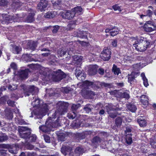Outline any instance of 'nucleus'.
Returning <instances> with one entry per match:
<instances>
[{"label": "nucleus", "instance_id": "obj_27", "mask_svg": "<svg viewBox=\"0 0 156 156\" xmlns=\"http://www.w3.org/2000/svg\"><path fill=\"white\" fill-rule=\"evenodd\" d=\"M140 101L143 105L146 106L148 103V97L145 95H143L140 97Z\"/></svg>", "mask_w": 156, "mask_h": 156}, {"label": "nucleus", "instance_id": "obj_35", "mask_svg": "<svg viewBox=\"0 0 156 156\" xmlns=\"http://www.w3.org/2000/svg\"><path fill=\"white\" fill-rule=\"evenodd\" d=\"M15 121L16 122L20 125H27V123L22 118V116L21 115L20 117H17L15 118Z\"/></svg>", "mask_w": 156, "mask_h": 156}, {"label": "nucleus", "instance_id": "obj_26", "mask_svg": "<svg viewBox=\"0 0 156 156\" xmlns=\"http://www.w3.org/2000/svg\"><path fill=\"white\" fill-rule=\"evenodd\" d=\"M32 54H24L22 56V58L26 62L35 61V60L31 57L32 56Z\"/></svg>", "mask_w": 156, "mask_h": 156}, {"label": "nucleus", "instance_id": "obj_9", "mask_svg": "<svg viewBox=\"0 0 156 156\" xmlns=\"http://www.w3.org/2000/svg\"><path fill=\"white\" fill-rule=\"evenodd\" d=\"M18 131L19 133V135L23 138L25 140L28 139L27 138L31 133L30 129L27 127L19 126L18 128Z\"/></svg>", "mask_w": 156, "mask_h": 156}, {"label": "nucleus", "instance_id": "obj_2", "mask_svg": "<svg viewBox=\"0 0 156 156\" xmlns=\"http://www.w3.org/2000/svg\"><path fill=\"white\" fill-rule=\"evenodd\" d=\"M69 104L68 103L63 101H59L57 104V109L55 112L52 114V116H49L46 121L45 125H42L39 127L40 130L43 132L48 133L51 131H54L53 128H55L61 126L60 119L58 118L55 121L54 119L57 115H62L66 112Z\"/></svg>", "mask_w": 156, "mask_h": 156}, {"label": "nucleus", "instance_id": "obj_44", "mask_svg": "<svg viewBox=\"0 0 156 156\" xmlns=\"http://www.w3.org/2000/svg\"><path fill=\"white\" fill-rule=\"evenodd\" d=\"M18 149L16 145H14L12 147L10 148L8 150V152H9L11 153L15 154L17 153V149Z\"/></svg>", "mask_w": 156, "mask_h": 156}, {"label": "nucleus", "instance_id": "obj_64", "mask_svg": "<svg viewBox=\"0 0 156 156\" xmlns=\"http://www.w3.org/2000/svg\"><path fill=\"white\" fill-rule=\"evenodd\" d=\"M15 102L13 101H12L10 100H8L7 101L8 104L10 106L13 107L15 106Z\"/></svg>", "mask_w": 156, "mask_h": 156}, {"label": "nucleus", "instance_id": "obj_21", "mask_svg": "<svg viewBox=\"0 0 156 156\" xmlns=\"http://www.w3.org/2000/svg\"><path fill=\"white\" fill-rule=\"evenodd\" d=\"M11 51L15 54H19L21 50V48L20 46H17L13 44L10 45Z\"/></svg>", "mask_w": 156, "mask_h": 156}, {"label": "nucleus", "instance_id": "obj_17", "mask_svg": "<svg viewBox=\"0 0 156 156\" xmlns=\"http://www.w3.org/2000/svg\"><path fill=\"white\" fill-rule=\"evenodd\" d=\"M48 4L47 1L46 0H41L37 5V9L42 12L45 10Z\"/></svg>", "mask_w": 156, "mask_h": 156}, {"label": "nucleus", "instance_id": "obj_13", "mask_svg": "<svg viewBox=\"0 0 156 156\" xmlns=\"http://www.w3.org/2000/svg\"><path fill=\"white\" fill-rule=\"evenodd\" d=\"M152 137L150 139V144L151 147L156 150V130H150Z\"/></svg>", "mask_w": 156, "mask_h": 156}, {"label": "nucleus", "instance_id": "obj_31", "mask_svg": "<svg viewBox=\"0 0 156 156\" xmlns=\"http://www.w3.org/2000/svg\"><path fill=\"white\" fill-rule=\"evenodd\" d=\"M50 42H46L44 44H42L40 47V50L42 51H49L48 48L50 47Z\"/></svg>", "mask_w": 156, "mask_h": 156}, {"label": "nucleus", "instance_id": "obj_55", "mask_svg": "<svg viewBox=\"0 0 156 156\" xmlns=\"http://www.w3.org/2000/svg\"><path fill=\"white\" fill-rule=\"evenodd\" d=\"M59 140L61 141H64L65 139V134L64 133L60 134L58 136Z\"/></svg>", "mask_w": 156, "mask_h": 156}, {"label": "nucleus", "instance_id": "obj_33", "mask_svg": "<svg viewBox=\"0 0 156 156\" xmlns=\"http://www.w3.org/2000/svg\"><path fill=\"white\" fill-rule=\"evenodd\" d=\"M125 141L126 145H129L132 143L133 140L131 134L128 133L126 135Z\"/></svg>", "mask_w": 156, "mask_h": 156}, {"label": "nucleus", "instance_id": "obj_42", "mask_svg": "<svg viewBox=\"0 0 156 156\" xmlns=\"http://www.w3.org/2000/svg\"><path fill=\"white\" fill-rule=\"evenodd\" d=\"M5 116L9 119H11L13 117V113L10 110H5Z\"/></svg>", "mask_w": 156, "mask_h": 156}, {"label": "nucleus", "instance_id": "obj_22", "mask_svg": "<svg viewBox=\"0 0 156 156\" xmlns=\"http://www.w3.org/2000/svg\"><path fill=\"white\" fill-rule=\"evenodd\" d=\"M72 10L75 16L81 15L83 13V9L81 6L76 7Z\"/></svg>", "mask_w": 156, "mask_h": 156}, {"label": "nucleus", "instance_id": "obj_11", "mask_svg": "<svg viewBox=\"0 0 156 156\" xmlns=\"http://www.w3.org/2000/svg\"><path fill=\"white\" fill-rule=\"evenodd\" d=\"M92 133L91 131H89L76 133L75 135L76 141L77 142H79L80 140L83 139L88 136H90Z\"/></svg>", "mask_w": 156, "mask_h": 156}, {"label": "nucleus", "instance_id": "obj_58", "mask_svg": "<svg viewBox=\"0 0 156 156\" xmlns=\"http://www.w3.org/2000/svg\"><path fill=\"white\" fill-rule=\"evenodd\" d=\"M14 112L16 114V117H21V114L19 112V110L17 108H15L14 110Z\"/></svg>", "mask_w": 156, "mask_h": 156}, {"label": "nucleus", "instance_id": "obj_8", "mask_svg": "<svg viewBox=\"0 0 156 156\" xmlns=\"http://www.w3.org/2000/svg\"><path fill=\"white\" fill-rule=\"evenodd\" d=\"M107 109L109 116L113 118L116 116V111H121L122 109V108H119V105L118 104L116 105L109 104Z\"/></svg>", "mask_w": 156, "mask_h": 156}, {"label": "nucleus", "instance_id": "obj_46", "mask_svg": "<svg viewBox=\"0 0 156 156\" xmlns=\"http://www.w3.org/2000/svg\"><path fill=\"white\" fill-rule=\"evenodd\" d=\"M76 116L75 112L74 111H71L67 114L68 117L70 119H74Z\"/></svg>", "mask_w": 156, "mask_h": 156}, {"label": "nucleus", "instance_id": "obj_6", "mask_svg": "<svg viewBox=\"0 0 156 156\" xmlns=\"http://www.w3.org/2000/svg\"><path fill=\"white\" fill-rule=\"evenodd\" d=\"M72 149L69 146H66L63 145L61 148V151L64 155H69V156H80L84 151L83 148L82 147H77L75 151V154L72 152Z\"/></svg>", "mask_w": 156, "mask_h": 156}, {"label": "nucleus", "instance_id": "obj_1", "mask_svg": "<svg viewBox=\"0 0 156 156\" xmlns=\"http://www.w3.org/2000/svg\"><path fill=\"white\" fill-rule=\"evenodd\" d=\"M21 90L23 91L25 96H30L29 101H31V105L34 109L30 108V110H33L31 112L30 117H34V119H41L45 115L46 113L49 110L48 105L46 103H43L42 100L38 98L36 94L38 90V88L33 85L26 86L25 85L21 86Z\"/></svg>", "mask_w": 156, "mask_h": 156}, {"label": "nucleus", "instance_id": "obj_5", "mask_svg": "<svg viewBox=\"0 0 156 156\" xmlns=\"http://www.w3.org/2000/svg\"><path fill=\"white\" fill-rule=\"evenodd\" d=\"M95 85L94 83L88 80H86L83 83L82 95L85 98H91L95 94L91 90H87V89H90L93 88Z\"/></svg>", "mask_w": 156, "mask_h": 156}, {"label": "nucleus", "instance_id": "obj_38", "mask_svg": "<svg viewBox=\"0 0 156 156\" xmlns=\"http://www.w3.org/2000/svg\"><path fill=\"white\" fill-rule=\"evenodd\" d=\"M27 138L28 139L25 140L26 142H34L37 139V136L35 134L30 135Z\"/></svg>", "mask_w": 156, "mask_h": 156}, {"label": "nucleus", "instance_id": "obj_12", "mask_svg": "<svg viewBox=\"0 0 156 156\" xmlns=\"http://www.w3.org/2000/svg\"><path fill=\"white\" fill-rule=\"evenodd\" d=\"M111 52L108 49L103 50L100 55L101 58L104 61H108L111 58Z\"/></svg>", "mask_w": 156, "mask_h": 156}, {"label": "nucleus", "instance_id": "obj_34", "mask_svg": "<svg viewBox=\"0 0 156 156\" xmlns=\"http://www.w3.org/2000/svg\"><path fill=\"white\" fill-rule=\"evenodd\" d=\"M127 108L133 112H135L137 109L136 106L132 103H129L126 105Z\"/></svg>", "mask_w": 156, "mask_h": 156}, {"label": "nucleus", "instance_id": "obj_43", "mask_svg": "<svg viewBox=\"0 0 156 156\" xmlns=\"http://www.w3.org/2000/svg\"><path fill=\"white\" fill-rule=\"evenodd\" d=\"M49 28H50L52 30L53 33H56L59 29V27L58 26H49L45 28V29H46L45 30H47Z\"/></svg>", "mask_w": 156, "mask_h": 156}, {"label": "nucleus", "instance_id": "obj_52", "mask_svg": "<svg viewBox=\"0 0 156 156\" xmlns=\"http://www.w3.org/2000/svg\"><path fill=\"white\" fill-rule=\"evenodd\" d=\"M21 5L22 3L18 1H16L12 4V5L14 6V8L15 9H17Z\"/></svg>", "mask_w": 156, "mask_h": 156}, {"label": "nucleus", "instance_id": "obj_40", "mask_svg": "<svg viewBox=\"0 0 156 156\" xmlns=\"http://www.w3.org/2000/svg\"><path fill=\"white\" fill-rule=\"evenodd\" d=\"M34 14L32 13H30L27 17V21L28 23H31L34 20Z\"/></svg>", "mask_w": 156, "mask_h": 156}, {"label": "nucleus", "instance_id": "obj_32", "mask_svg": "<svg viewBox=\"0 0 156 156\" xmlns=\"http://www.w3.org/2000/svg\"><path fill=\"white\" fill-rule=\"evenodd\" d=\"M65 19H70L73 18L75 16L74 13L73 12L72 10L71 11H68L65 14V16L63 15Z\"/></svg>", "mask_w": 156, "mask_h": 156}, {"label": "nucleus", "instance_id": "obj_63", "mask_svg": "<svg viewBox=\"0 0 156 156\" xmlns=\"http://www.w3.org/2000/svg\"><path fill=\"white\" fill-rule=\"evenodd\" d=\"M90 106V105H86L85 106L84 108V110L87 112L88 113L91 111V108L89 107Z\"/></svg>", "mask_w": 156, "mask_h": 156}, {"label": "nucleus", "instance_id": "obj_53", "mask_svg": "<svg viewBox=\"0 0 156 156\" xmlns=\"http://www.w3.org/2000/svg\"><path fill=\"white\" fill-rule=\"evenodd\" d=\"M80 106V104H73L72 106V109L73 110L72 111H74L75 112L78 108Z\"/></svg>", "mask_w": 156, "mask_h": 156}, {"label": "nucleus", "instance_id": "obj_23", "mask_svg": "<svg viewBox=\"0 0 156 156\" xmlns=\"http://www.w3.org/2000/svg\"><path fill=\"white\" fill-rule=\"evenodd\" d=\"M137 122L141 127H144L146 126L147 123V120L144 117H140L137 119Z\"/></svg>", "mask_w": 156, "mask_h": 156}, {"label": "nucleus", "instance_id": "obj_20", "mask_svg": "<svg viewBox=\"0 0 156 156\" xmlns=\"http://www.w3.org/2000/svg\"><path fill=\"white\" fill-rule=\"evenodd\" d=\"M98 66L96 65H90L88 69V73L90 75H94L97 73Z\"/></svg>", "mask_w": 156, "mask_h": 156}, {"label": "nucleus", "instance_id": "obj_18", "mask_svg": "<svg viewBox=\"0 0 156 156\" xmlns=\"http://www.w3.org/2000/svg\"><path fill=\"white\" fill-rule=\"evenodd\" d=\"M114 150L113 153L116 156H131L125 153V150L123 149L119 148Z\"/></svg>", "mask_w": 156, "mask_h": 156}, {"label": "nucleus", "instance_id": "obj_36", "mask_svg": "<svg viewBox=\"0 0 156 156\" xmlns=\"http://www.w3.org/2000/svg\"><path fill=\"white\" fill-rule=\"evenodd\" d=\"M153 14V12L150 10H147L144 12V14L140 15V16L141 18L143 19L144 17L146 16L151 17Z\"/></svg>", "mask_w": 156, "mask_h": 156}, {"label": "nucleus", "instance_id": "obj_62", "mask_svg": "<svg viewBox=\"0 0 156 156\" xmlns=\"http://www.w3.org/2000/svg\"><path fill=\"white\" fill-rule=\"evenodd\" d=\"M128 82L130 83V84H132L133 82L135 80V77L133 76H129L128 78Z\"/></svg>", "mask_w": 156, "mask_h": 156}, {"label": "nucleus", "instance_id": "obj_61", "mask_svg": "<svg viewBox=\"0 0 156 156\" xmlns=\"http://www.w3.org/2000/svg\"><path fill=\"white\" fill-rule=\"evenodd\" d=\"M51 2L54 5H56L60 4L61 0H52Z\"/></svg>", "mask_w": 156, "mask_h": 156}, {"label": "nucleus", "instance_id": "obj_50", "mask_svg": "<svg viewBox=\"0 0 156 156\" xmlns=\"http://www.w3.org/2000/svg\"><path fill=\"white\" fill-rule=\"evenodd\" d=\"M113 9L115 11H118L119 12L121 11L122 8V6H119L118 5H115L112 6Z\"/></svg>", "mask_w": 156, "mask_h": 156}, {"label": "nucleus", "instance_id": "obj_29", "mask_svg": "<svg viewBox=\"0 0 156 156\" xmlns=\"http://www.w3.org/2000/svg\"><path fill=\"white\" fill-rule=\"evenodd\" d=\"M27 45L28 48L34 51L35 49L36 44V42L34 41H30L28 42Z\"/></svg>", "mask_w": 156, "mask_h": 156}, {"label": "nucleus", "instance_id": "obj_48", "mask_svg": "<svg viewBox=\"0 0 156 156\" xmlns=\"http://www.w3.org/2000/svg\"><path fill=\"white\" fill-rule=\"evenodd\" d=\"M57 53L58 56L62 57L66 54V52L63 48H61L58 49Z\"/></svg>", "mask_w": 156, "mask_h": 156}, {"label": "nucleus", "instance_id": "obj_30", "mask_svg": "<svg viewBox=\"0 0 156 156\" xmlns=\"http://www.w3.org/2000/svg\"><path fill=\"white\" fill-rule=\"evenodd\" d=\"M57 14L55 11H49L46 13L44 16L45 18L51 19L54 17Z\"/></svg>", "mask_w": 156, "mask_h": 156}, {"label": "nucleus", "instance_id": "obj_51", "mask_svg": "<svg viewBox=\"0 0 156 156\" xmlns=\"http://www.w3.org/2000/svg\"><path fill=\"white\" fill-rule=\"evenodd\" d=\"M10 66L11 68L13 70L14 72V74H16V73L15 71L17 69V66L16 64L14 62H12L10 64Z\"/></svg>", "mask_w": 156, "mask_h": 156}, {"label": "nucleus", "instance_id": "obj_24", "mask_svg": "<svg viewBox=\"0 0 156 156\" xmlns=\"http://www.w3.org/2000/svg\"><path fill=\"white\" fill-rule=\"evenodd\" d=\"M103 140L98 136L94 137L92 140V143L95 144L96 146L99 144H103Z\"/></svg>", "mask_w": 156, "mask_h": 156}, {"label": "nucleus", "instance_id": "obj_10", "mask_svg": "<svg viewBox=\"0 0 156 156\" xmlns=\"http://www.w3.org/2000/svg\"><path fill=\"white\" fill-rule=\"evenodd\" d=\"M30 72L28 69L22 67L18 72L17 75L22 79H27L28 78V73Z\"/></svg>", "mask_w": 156, "mask_h": 156}, {"label": "nucleus", "instance_id": "obj_14", "mask_svg": "<svg viewBox=\"0 0 156 156\" xmlns=\"http://www.w3.org/2000/svg\"><path fill=\"white\" fill-rule=\"evenodd\" d=\"M74 36L83 39H87V36L90 35V33L86 31L77 30L73 33Z\"/></svg>", "mask_w": 156, "mask_h": 156}, {"label": "nucleus", "instance_id": "obj_4", "mask_svg": "<svg viewBox=\"0 0 156 156\" xmlns=\"http://www.w3.org/2000/svg\"><path fill=\"white\" fill-rule=\"evenodd\" d=\"M130 41L132 42L134 48L140 52L145 51L150 44V42L146 37L141 36L136 38L131 37Z\"/></svg>", "mask_w": 156, "mask_h": 156}, {"label": "nucleus", "instance_id": "obj_49", "mask_svg": "<svg viewBox=\"0 0 156 156\" xmlns=\"http://www.w3.org/2000/svg\"><path fill=\"white\" fill-rule=\"evenodd\" d=\"M141 62L139 63H137L133 65V69L135 71H137L140 69L142 67L141 66Z\"/></svg>", "mask_w": 156, "mask_h": 156}, {"label": "nucleus", "instance_id": "obj_47", "mask_svg": "<svg viewBox=\"0 0 156 156\" xmlns=\"http://www.w3.org/2000/svg\"><path fill=\"white\" fill-rule=\"evenodd\" d=\"M122 120V119L120 117H118L116 118L115 120V123L117 127L120 126L121 125Z\"/></svg>", "mask_w": 156, "mask_h": 156}, {"label": "nucleus", "instance_id": "obj_3", "mask_svg": "<svg viewBox=\"0 0 156 156\" xmlns=\"http://www.w3.org/2000/svg\"><path fill=\"white\" fill-rule=\"evenodd\" d=\"M40 72L43 77L42 80L46 81L57 82L66 76L65 73L60 69L54 71L46 68Z\"/></svg>", "mask_w": 156, "mask_h": 156}, {"label": "nucleus", "instance_id": "obj_39", "mask_svg": "<svg viewBox=\"0 0 156 156\" xmlns=\"http://www.w3.org/2000/svg\"><path fill=\"white\" fill-rule=\"evenodd\" d=\"M140 76L143 80L144 85L146 87H147L149 86V84L148 82L147 79L146 77L145 74L144 73H141Z\"/></svg>", "mask_w": 156, "mask_h": 156}, {"label": "nucleus", "instance_id": "obj_54", "mask_svg": "<svg viewBox=\"0 0 156 156\" xmlns=\"http://www.w3.org/2000/svg\"><path fill=\"white\" fill-rule=\"evenodd\" d=\"M0 153L1 156H9L8 150L5 151L2 149L0 151Z\"/></svg>", "mask_w": 156, "mask_h": 156}, {"label": "nucleus", "instance_id": "obj_57", "mask_svg": "<svg viewBox=\"0 0 156 156\" xmlns=\"http://www.w3.org/2000/svg\"><path fill=\"white\" fill-rule=\"evenodd\" d=\"M8 139L7 136L5 135L0 136V142H2Z\"/></svg>", "mask_w": 156, "mask_h": 156}, {"label": "nucleus", "instance_id": "obj_59", "mask_svg": "<svg viewBox=\"0 0 156 156\" xmlns=\"http://www.w3.org/2000/svg\"><path fill=\"white\" fill-rule=\"evenodd\" d=\"M44 140L46 142L49 143L50 142L51 140L49 136L47 135H45L43 136Z\"/></svg>", "mask_w": 156, "mask_h": 156}, {"label": "nucleus", "instance_id": "obj_16", "mask_svg": "<svg viewBox=\"0 0 156 156\" xmlns=\"http://www.w3.org/2000/svg\"><path fill=\"white\" fill-rule=\"evenodd\" d=\"M144 28L146 32H150L155 30L156 27L153 24H151L150 22H148L144 25Z\"/></svg>", "mask_w": 156, "mask_h": 156}, {"label": "nucleus", "instance_id": "obj_19", "mask_svg": "<svg viewBox=\"0 0 156 156\" xmlns=\"http://www.w3.org/2000/svg\"><path fill=\"white\" fill-rule=\"evenodd\" d=\"M75 74L77 79L80 80H83L85 79L86 75L83 73L81 70L78 68L76 69L75 71Z\"/></svg>", "mask_w": 156, "mask_h": 156}, {"label": "nucleus", "instance_id": "obj_28", "mask_svg": "<svg viewBox=\"0 0 156 156\" xmlns=\"http://www.w3.org/2000/svg\"><path fill=\"white\" fill-rule=\"evenodd\" d=\"M68 55H72L73 56V59L74 61L75 62V63H80L82 61V58H81V57L80 56H79L78 55H74L73 56L72 55V54L71 53V51H69L68 52Z\"/></svg>", "mask_w": 156, "mask_h": 156}, {"label": "nucleus", "instance_id": "obj_56", "mask_svg": "<svg viewBox=\"0 0 156 156\" xmlns=\"http://www.w3.org/2000/svg\"><path fill=\"white\" fill-rule=\"evenodd\" d=\"M21 97L19 94H11V98L12 99H14V100H16L18 99V98Z\"/></svg>", "mask_w": 156, "mask_h": 156}, {"label": "nucleus", "instance_id": "obj_15", "mask_svg": "<svg viewBox=\"0 0 156 156\" xmlns=\"http://www.w3.org/2000/svg\"><path fill=\"white\" fill-rule=\"evenodd\" d=\"M147 54L148 55V58L150 57V59L149 60L147 63H150L152 62L153 59H156V49L155 48H152L149 50Z\"/></svg>", "mask_w": 156, "mask_h": 156}, {"label": "nucleus", "instance_id": "obj_25", "mask_svg": "<svg viewBox=\"0 0 156 156\" xmlns=\"http://www.w3.org/2000/svg\"><path fill=\"white\" fill-rule=\"evenodd\" d=\"M119 96L121 98H124L126 99H128L129 98V92L127 90H126L124 92H121L119 91L118 92Z\"/></svg>", "mask_w": 156, "mask_h": 156}, {"label": "nucleus", "instance_id": "obj_60", "mask_svg": "<svg viewBox=\"0 0 156 156\" xmlns=\"http://www.w3.org/2000/svg\"><path fill=\"white\" fill-rule=\"evenodd\" d=\"M118 41L116 39L112 40L111 45L113 47H116L117 46Z\"/></svg>", "mask_w": 156, "mask_h": 156}, {"label": "nucleus", "instance_id": "obj_41", "mask_svg": "<svg viewBox=\"0 0 156 156\" xmlns=\"http://www.w3.org/2000/svg\"><path fill=\"white\" fill-rule=\"evenodd\" d=\"M112 71L115 75H118L119 73H121L120 69L118 68L115 64L113 65Z\"/></svg>", "mask_w": 156, "mask_h": 156}, {"label": "nucleus", "instance_id": "obj_37", "mask_svg": "<svg viewBox=\"0 0 156 156\" xmlns=\"http://www.w3.org/2000/svg\"><path fill=\"white\" fill-rule=\"evenodd\" d=\"M58 91H61L63 93L67 94L69 93L70 91H71L73 90V89L70 87H62L60 89L58 88Z\"/></svg>", "mask_w": 156, "mask_h": 156}, {"label": "nucleus", "instance_id": "obj_7", "mask_svg": "<svg viewBox=\"0 0 156 156\" xmlns=\"http://www.w3.org/2000/svg\"><path fill=\"white\" fill-rule=\"evenodd\" d=\"M2 19V24H8L12 23L13 22H19L20 18L17 15H8L3 14Z\"/></svg>", "mask_w": 156, "mask_h": 156}, {"label": "nucleus", "instance_id": "obj_45", "mask_svg": "<svg viewBox=\"0 0 156 156\" xmlns=\"http://www.w3.org/2000/svg\"><path fill=\"white\" fill-rule=\"evenodd\" d=\"M119 30L116 27H114L112 28L106 29L105 30V32L106 33H114L116 31H117L119 33Z\"/></svg>", "mask_w": 156, "mask_h": 156}]
</instances>
